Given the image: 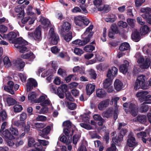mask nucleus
Returning <instances> with one entry per match:
<instances>
[{"label": "nucleus", "instance_id": "obj_32", "mask_svg": "<svg viewBox=\"0 0 151 151\" xmlns=\"http://www.w3.org/2000/svg\"><path fill=\"white\" fill-rule=\"evenodd\" d=\"M137 121L141 123H143L146 121V116L144 115H139L136 118Z\"/></svg>", "mask_w": 151, "mask_h": 151}, {"label": "nucleus", "instance_id": "obj_15", "mask_svg": "<svg viewBox=\"0 0 151 151\" xmlns=\"http://www.w3.org/2000/svg\"><path fill=\"white\" fill-rule=\"evenodd\" d=\"M71 24L68 22H64L62 25V27L61 29L60 34L63 36V33L68 32L71 29Z\"/></svg>", "mask_w": 151, "mask_h": 151}, {"label": "nucleus", "instance_id": "obj_27", "mask_svg": "<svg viewBox=\"0 0 151 151\" xmlns=\"http://www.w3.org/2000/svg\"><path fill=\"white\" fill-rule=\"evenodd\" d=\"M150 63V59L147 58L145 59V61L140 65V68L142 69H147L149 67Z\"/></svg>", "mask_w": 151, "mask_h": 151}, {"label": "nucleus", "instance_id": "obj_58", "mask_svg": "<svg viewBox=\"0 0 151 151\" xmlns=\"http://www.w3.org/2000/svg\"><path fill=\"white\" fill-rule=\"evenodd\" d=\"M118 25L120 27H122L123 28H126L127 27V24L125 22L121 21L118 23Z\"/></svg>", "mask_w": 151, "mask_h": 151}, {"label": "nucleus", "instance_id": "obj_10", "mask_svg": "<svg viewBox=\"0 0 151 151\" xmlns=\"http://www.w3.org/2000/svg\"><path fill=\"white\" fill-rule=\"evenodd\" d=\"M38 142H36V144L35 145V147H37L36 150H31L27 151H43L42 145L46 146L49 144V142L45 140L38 139Z\"/></svg>", "mask_w": 151, "mask_h": 151}, {"label": "nucleus", "instance_id": "obj_51", "mask_svg": "<svg viewBox=\"0 0 151 151\" xmlns=\"http://www.w3.org/2000/svg\"><path fill=\"white\" fill-rule=\"evenodd\" d=\"M127 21L128 24L132 28H134L135 27L134 21L133 19L128 18L127 19Z\"/></svg>", "mask_w": 151, "mask_h": 151}, {"label": "nucleus", "instance_id": "obj_7", "mask_svg": "<svg viewBox=\"0 0 151 151\" xmlns=\"http://www.w3.org/2000/svg\"><path fill=\"white\" fill-rule=\"evenodd\" d=\"M28 35L32 37L37 42L40 41L42 39L41 36V29L39 26L38 27L35 29L34 33L31 32L28 34Z\"/></svg>", "mask_w": 151, "mask_h": 151}, {"label": "nucleus", "instance_id": "obj_35", "mask_svg": "<svg viewBox=\"0 0 151 151\" xmlns=\"http://www.w3.org/2000/svg\"><path fill=\"white\" fill-rule=\"evenodd\" d=\"M9 131L11 134L12 136H17L18 134V131L16 127H11L9 129Z\"/></svg>", "mask_w": 151, "mask_h": 151}, {"label": "nucleus", "instance_id": "obj_25", "mask_svg": "<svg viewBox=\"0 0 151 151\" xmlns=\"http://www.w3.org/2000/svg\"><path fill=\"white\" fill-rule=\"evenodd\" d=\"M114 85L115 89L118 91L122 88L123 83L119 79H116L115 81Z\"/></svg>", "mask_w": 151, "mask_h": 151}, {"label": "nucleus", "instance_id": "obj_50", "mask_svg": "<svg viewBox=\"0 0 151 151\" xmlns=\"http://www.w3.org/2000/svg\"><path fill=\"white\" fill-rule=\"evenodd\" d=\"M67 104L68 108L71 110L75 109L77 106L76 104L73 103L68 102Z\"/></svg>", "mask_w": 151, "mask_h": 151}, {"label": "nucleus", "instance_id": "obj_22", "mask_svg": "<svg viewBox=\"0 0 151 151\" xmlns=\"http://www.w3.org/2000/svg\"><path fill=\"white\" fill-rule=\"evenodd\" d=\"M151 97L150 95H148L147 96H144L142 98H140L139 100L141 102H142L145 101L142 104V105H144L145 104H151V99H150Z\"/></svg>", "mask_w": 151, "mask_h": 151}, {"label": "nucleus", "instance_id": "obj_62", "mask_svg": "<svg viewBox=\"0 0 151 151\" xmlns=\"http://www.w3.org/2000/svg\"><path fill=\"white\" fill-rule=\"evenodd\" d=\"M51 50L52 53L56 54L59 52L60 49L57 46H54L51 48Z\"/></svg>", "mask_w": 151, "mask_h": 151}, {"label": "nucleus", "instance_id": "obj_8", "mask_svg": "<svg viewBox=\"0 0 151 151\" xmlns=\"http://www.w3.org/2000/svg\"><path fill=\"white\" fill-rule=\"evenodd\" d=\"M93 32H91L89 33L86 37H85L82 40L80 39H77L72 42L73 44L78 45H84L88 42L91 38L93 35Z\"/></svg>", "mask_w": 151, "mask_h": 151}, {"label": "nucleus", "instance_id": "obj_4", "mask_svg": "<svg viewBox=\"0 0 151 151\" xmlns=\"http://www.w3.org/2000/svg\"><path fill=\"white\" fill-rule=\"evenodd\" d=\"M145 76L143 75H140L137 77L134 85V89L137 90L141 88L144 89L148 88V86L145 82Z\"/></svg>", "mask_w": 151, "mask_h": 151}, {"label": "nucleus", "instance_id": "obj_46", "mask_svg": "<svg viewBox=\"0 0 151 151\" xmlns=\"http://www.w3.org/2000/svg\"><path fill=\"white\" fill-rule=\"evenodd\" d=\"M40 20L41 21V24H42L45 26H47L49 24V22L48 19L44 17H41Z\"/></svg>", "mask_w": 151, "mask_h": 151}, {"label": "nucleus", "instance_id": "obj_42", "mask_svg": "<svg viewBox=\"0 0 151 151\" xmlns=\"http://www.w3.org/2000/svg\"><path fill=\"white\" fill-rule=\"evenodd\" d=\"M148 93V92L147 91H142L138 92L136 94V96L137 97L142 98L144 96L147 95Z\"/></svg>", "mask_w": 151, "mask_h": 151}, {"label": "nucleus", "instance_id": "obj_33", "mask_svg": "<svg viewBox=\"0 0 151 151\" xmlns=\"http://www.w3.org/2000/svg\"><path fill=\"white\" fill-rule=\"evenodd\" d=\"M6 102L9 106H13L17 103V101L13 98L7 97L6 99Z\"/></svg>", "mask_w": 151, "mask_h": 151}, {"label": "nucleus", "instance_id": "obj_54", "mask_svg": "<svg viewBox=\"0 0 151 151\" xmlns=\"http://www.w3.org/2000/svg\"><path fill=\"white\" fill-rule=\"evenodd\" d=\"M65 96L66 99L68 101H74V99L70 93L69 92H67L65 93Z\"/></svg>", "mask_w": 151, "mask_h": 151}, {"label": "nucleus", "instance_id": "obj_44", "mask_svg": "<svg viewBox=\"0 0 151 151\" xmlns=\"http://www.w3.org/2000/svg\"><path fill=\"white\" fill-rule=\"evenodd\" d=\"M140 11L141 12L147 15L151 14V9L149 7L142 8Z\"/></svg>", "mask_w": 151, "mask_h": 151}, {"label": "nucleus", "instance_id": "obj_28", "mask_svg": "<svg viewBox=\"0 0 151 151\" xmlns=\"http://www.w3.org/2000/svg\"><path fill=\"white\" fill-rule=\"evenodd\" d=\"M15 64V66L19 70L23 69L25 65L24 62L21 60H16Z\"/></svg>", "mask_w": 151, "mask_h": 151}, {"label": "nucleus", "instance_id": "obj_52", "mask_svg": "<svg viewBox=\"0 0 151 151\" xmlns=\"http://www.w3.org/2000/svg\"><path fill=\"white\" fill-rule=\"evenodd\" d=\"M93 25H91L89 27H88L86 29V31L84 32L83 34L82 35V36H84L88 34L87 36H86V37L88 36V35L91 32H90V33L89 32L91 31L93 28Z\"/></svg>", "mask_w": 151, "mask_h": 151}, {"label": "nucleus", "instance_id": "obj_3", "mask_svg": "<svg viewBox=\"0 0 151 151\" xmlns=\"http://www.w3.org/2000/svg\"><path fill=\"white\" fill-rule=\"evenodd\" d=\"M13 43L15 44V47L19 49L20 52L24 53L27 50L26 45H28V42L21 37L17 38L13 40Z\"/></svg>", "mask_w": 151, "mask_h": 151}, {"label": "nucleus", "instance_id": "obj_20", "mask_svg": "<svg viewBox=\"0 0 151 151\" xmlns=\"http://www.w3.org/2000/svg\"><path fill=\"white\" fill-rule=\"evenodd\" d=\"M15 11L17 13H19L18 14V17H24L25 13L24 9V6L22 7L20 5H18L15 8Z\"/></svg>", "mask_w": 151, "mask_h": 151}, {"label": "nucleus", "instance_id": "obj_36", "mask_svg": "<svg viewBox=\"0 0 151 151\" xmlns=\"http://www.w3.org/2000/svg\"><path fill=\"white\" fill-rule=\"evenodd\" d=\"M112 81L111 79L110 78H108L106 79L103 83V88L105 89L109 88L111 85Z\"/></svg>", "mask_w": 151, "mask_h": 151}, {"label": "nucleus", "instance_id": "obj_2", "mask_svg": "<svg viewBox=\"0 0 151 151\" xmlns=\"http://www.w3.org/2000/svg\"><path fill=\"white\" fill-rule=\"evenodd\" d=\"M124 107L126 108L124 110L126 113L129 112L133 116H136L138 114L139 108L138 106L136 105L134 103L130 102L124 103L123 105Z\"/></svg>", "mask_w": 151, "mask_h": 151}, {"label": "nucleus", "instance_id": "obj_39", "mask_svg": "<svg viewBox=\"0 0 151 151\" xmlns=\"http://www.w3.org/2000/svg\"><path fill=\"white\" fill-rule=\"evenodd\" d=\"M110 10V7L108 5H104L103 7H100L98 8V10L99 11H104L106 13H107L109 12Z\"/></svg>", "mask_w": 151, "mask_h": 151}, {"label": "nucleus", "instance_id": "obj_47", "mask_svg": "<svg viewBox=\"0 0 151 151\" xmlns=\"http://www.w3.org/2000/svg\"><path fill=\"white\" fill-rule=\"evenodd\" d=\"M149 109L147 105H142L139 109V111L140 112L143 113L147 112Z\"/></svg>", "mask_w": 151, "mask_h": 151}, {"label": "nucleus", "instance_id": "obj_63", "mask_svg": "<svg viewBox=\"0 0 151 151\" xmlns=\"http://www.w3.org/2000/svg\"><path fill=\"white\" fill-rule=\"evenodd\" d=\"M47 119V117L43 115H38L36 118L37 121H44Z\"/></svg>", "mask_w": 151, "mask_h": 151}, {"label": "nucleus", "instance_id": "obj_24", "mask_svg": "<svg viewBox=\"0 0 151 151\" xmlns=\"http://www.w3.org/2000/svg\"><path fill=\"white\" fill-rule=\"evenodd\" d=\"M109 101L107 99L104 100L100 102L98 105V109L100 110H102L104 108L108 106L109 104Z\"/></svg>", "mask_w": 151, "mask_h": 151}, {"label": "nucleus", "instance_id": "obj_56", "mask_svg": "<svg viewBox=\"0 0 151 151\" xmlns=\"http://www.w3.org/2000/svg\"><path fill=\"white\" fill-rule=\"evenodd\" d=\"M74 53L76 55L80 56L83 53V52L82 50L76 47L74 49Z\"/></svg>", "mask_w": 151, "mask_h": 151}, {"label": "nucleus", "instance_id": "obj_40", "mask_svg": "<svg viewBox=\"0 0 151 151\" xmlns=\"http://www.w3.org/2000/svg\"><path fill=\"white\" fill-rule=\"evenodd\" d=\"M95 48L94 46L91 45H88L86 46L83 50L86 52H91Z\"/></svg>", "mask_w": 151, "mask_h": 151}, {"label": "nucleus", "instance_id": "obj_41", "mask_svg": "<svg viewBox=\"0 0 151 151\" xmlns=\"http://www.w3.org/2000/svg\"><path fill=\"white\" fill-rule=\"evenodd\" d=\"M81 117L83 122L86 123H89V115L87 114H85L82 115Z\"/></svg>", "mask_w": 151, "mask_h": 151}, {"label": "nucleus", "instance_id": "obj_26", "mask_svg": "<svg viewBox=\"0 0 151 151\" xmlns=\"http://www.w3.org/2000/svg\"><path fill=\"white\" fill-rule=\"evenodd\" d=\"M96 95L99 98H103L106 97V91L103 89H99L96 90Z\"/></svg>", "mask_w": 151, "mask_h": 151}, {"label": "nucleus", "instance_id": "obj_13", "mask_svg": "<svg viewBox=\"0 0 151 151\" xmlns=\"http://www.w3.org/2000/svg\"><path fill=\"white\" fill-rule=\"evenodd\" d=\"M50 130V126H47L46 127L40 131L39 135L41 137L46 139H49V137L47 136V135L49 134Z\"/></svg>", "mask_w": 151, "mask_h": 151}, {"label": "nucleus", "instance_id": "obj_5", "mask_svg": "<svg viewBox=\"0 0 151 151\" xmlns=\"http://www.w3.org/2000/svg\"><path fill=\"white\" fill-rule=\"evenodd\" d=\"M30 124L29 121H27L26 124L24 122L20 120H16L14 122V125L26 132H29V131Z\"/></svg>", "mask_w": 151, "mask_h": 151}, {"label": "nucleus", "instance_id": "obj_16", "mask_svg": "<svg viewBox=\"0 0 151 151\" xmlns=\"http://www.w3.org/2000/svg\"><path fill=\"white\" fill-rule=\"evenodd\" d=\"M131 37L132 40L135 42L139 41L141 38L140 32L136 29L132 31Z\"/></svg>", "mask_w": 151, "mask_h": 151}, {"label": "nucleus", "instance_id": "obj_64", "mask_svg": "<svg viewBox=\"0 0 151 151\" xmlns=\"http://www.w3.org/2000/svg\"><path fill=\"white\" fill-rule=\"evenodd\" d=\"M145 1V0H135V6L137 7H139Z\"/></svg>", "mask_w": 151, "mask_h": 151}, {"label": "nucleus", "instance_id": "obj_37", "mask_svg": "<svg viewBox=\"0 0 151 151\" xmlns=\"http://www.w3.org/2000/svg\"><path fill=\"white\" fill-rule=\"evenodd\" d=\"M149 29V28L147 26L144 25L140 29V32L142 33V35H145L148 33Z\"/></svg>", "mask_w": 151, "mask_h": 151}, {"label": "nucleus", "instance_id": "obj_57", "mask_svg": "<svg viewBox=\"0 0 151 151\" xmlns=\"http://www.w3.org/2000/svg\"><path fill=\"white\" fill-rule=\"evenodd\" d=\"M36 97V95L35 92H33L28 95V99L29 100L32 101Z\"/></svg>", "mask_w": 151, "mask_h": 151}, {"label": "nucleus", "instance_id": "obj_34", "mask_svg": "<svg viewBox=\"0 0 151 151\" xmlns=\"http://www.w3.org/2000/svg\"><path fill=\"white\" fill-rule=\"evenodd\" d=\"M35 141L34 139L32 137H30L29 139L28 142V145L29 147H35V149L33 150H36L37 149V147H35V145L36 144V142L35 143Z\"/></svg>", "mask_w": 151, "mask_h": 151}, {"label": "nucleus", "instance_id": "obj_55", "mask_svg": "<svg viewBox=\"0 0 151 151\" xmlns=\"http://www.w3.org/2000/svg\"><path fill=\"white\" fill-rule=\"evenodd\" d=\"M7 27L4 25H0V33H4L7 31Z\"/></svg>", "mask_w": 151, "mask_h": 151}, {"label": "nucleus", "instance_id": "obj_30", "mask_svg": "<svg viewBox=\"0 0 151 151\" xmlns=\"http://www.w3.org/2000/svg\"><path fill=\"white\" fill-rule=\"evenodd\" d=\"M17 36L16 34L14 32H12L9 33L7 35L6 38L9 41H12L15 40V39Z\"/></svg>", "mask_w": 151, "mask_h": 151}, {"label": "nucleus", "instance_id": "obj_59", "mask_svg": "<svg viewBox=\"0 0 151 151\" xmlns=\"http://www.w3.org/2000/svg\"><path fill=\"white\" fill-rule=\"evenodd\" d=\"M89 75L91 78L93 79H95L96 78L97 75L95 71L93 69L90 71Z\"/></svg>", "mask_w": 151, "mask_h": 151}, {"label": "nucleus", "instance_id": "obj_14", "mask_svg": "<svg viewBox=\"0 0 151 151\" xmlns=\"http://www.w3.org/2000/svg\"><path fill=\"white\" fill-rule=\"evenodd\" d=\"M127 144L129 147H133L138 144L137 142H136L135 139L131 135H129L128 136Z\"/></svg>", "mask_w": 151, "mask_h": 151}, {"label": "nucleus", "instance_id": "obj_11", "mask_svg": "<svg viewBox=\"0 0 151 151\" xmlns=\"http://www.w3.org/2000/svg\"><path fill=\"white\" fill-rule=\"evenodd\" d=\"M37 86V82L35 79L32 78H29L26 85L27 91H30L33 88L36 87Z\"/></svg>", "mask_w": 151, "mask_h": 151}, {"label": "nucleus", "instance_id": "obj_48", "mask_svg": "<svg viewBox=\"0 0 151 151\" xmlns=\"http://www.w3.org/2000/svg\"><path fill=\"white\" fill-rule=\"evenodd\" d=\"M3 61L4 65L8 66H9L11 65V62L8 57H5L3 59Z\"/></svg>", "mask_w": 151, "mask_h": 151}, {"label": "nucleus", "instance_id": "obj_49", "mask_svg": "<svg viewBox=\"0 0 151 151\" xmlns=\"http://www.w3.org/2000/svg\"><path fill=\"white\" fill-rule=\"evenodd\" d=\"M109 30L115 34H117L119 32L118 27L116 25H112Z\"/></svg>", "mask_w": 151, "mask_h": 151}, {"label": "nucleus", "instance_id": "obj_1", "mask_svg": "<svg viewBox=\"0 0 151 151\" xmlns=\"http://www.w3.org/2000/svg\"><path fill=\"white\" fill-rule=\"evenodd\" d=\"M119 125L118 129L121 130L120 131L119 134L118 136L113 137L112 138V140L113 143L111 144V146L107 149L106 151H115L116 147L115 145L118 143L123 140V137L127 132V130L124 128H122V127L125 126L126 124L124 122H119L118 123Z\"/></svg>", "mask_w": 151, "mask_h": 151}, {"label": "nucleus", "instance_id": "obj_23", "mask_svg": "<svg viewBox=\"0 0 151 151\" xmlns=\"http://www.w3.org/2000/svg\"><path fill=\"white\" fill-rule=\"evenodd\" d=\"M125 64L121 65L119 67L120 71L123 74H125L128 70V67L129 66V63L127 60L124 61Z\"/></svg>", "mask_w": 151, "mask_h": 151}, {"label": "nucleus", "instance_id": "obj_53", "mask_svg": "<svg viewBox=\"0 0 151 151\" xmlns=\"http://www.w3.org/2000/svg\"><path fill=\"white\" fill-rule=\"evenodd\" d=\"M81 126L87 130H89L92 129V127L89 124H87L84 123H81L80 124Z\"/></svg>", "mask_w": 151, "mask_h": 151}, {"label": "nucleus", "instance_id": "obj_18", "mask_svg": "<svg viewBox=\"0 0 151 151\" xmlns=\"http://www.w3.org/2000/svg\"><path fill=\"white\" fill-rule=\"evenodd\" d=\"M2 136L5 140L8 139H15L14 137H13L11 134L10 131L7 129H6L4 131L2 132Z\"/></svg>", "mask_w": 151, "mask_h": 151}, {"label": "nucleus", "instance_id": "obj_29", "mask_svg": "<svg viewBox=\"0 0 151 151\" xmlns=\"http://www.w3.org/2000/svg\"><path fill=\"white\" fill-rule=\"evenodd\" d=\"M130 49V45L128 43L124 42L121 44L119 47V49L121 51H124Z\"/></svg>", "mask_w": 151, "mask_h": 151}, {"label": "nucleus", "instance_id": "obj_31", "mask_svg": "<svg viewBox=\"0 0 151 151\" xmlns=\"http://www.w3.org/2000/svg\"><path fill=\"white\" fill-rule=\"evenodd\" d=\"M108 17L105 19V21L107 22H113L116 18L115 15L113 14L108 15Z\"/></svg>", "mask_w": 151, "mask_h": 151}, {"label": "nucleus", "instance_id": "obj_21", "mask_svg": "<svg viewBox=\"0 0 151 151\" xmlns=\"http://www.w3.org/2000/svg\"><path fill=\"white\" fill-rule=\"evenodd\" d=\"M21 57L24 59H27L29 61H32L35 58V56L32 52H30L22 55Z\"/></svg>", "mask_w": 151, "mask_h": 151}, {"label": "nucleus", "instance_id": "obj_38", "mask_svg": "<svg viewBox=\"0 0 151 151\" xmlns=\"http://www.w3.org/2000/svg\"><path fill=\"white\" fill-rule=\"evenodd\" d=\"M72 32L69 31L64 35V39L67 42H69L72 38Z\"/></svg>", "mask_w": 151, "mask_h": 151}, {"label": "nucleus", "instance_id": "obj_60", "mask_svg": "<svg viewBox=\"0 0 151 151\" xmlns=\"http://www.w3.org/2000/svg\"><path fill=\"white\" fill-rule=\"evenodd\" d=\"M103 0H93V3L96 7H99L102 4Z\"/></svg>", "mask_w": 151, "mask_h": 151}, {"label": "nucleus", "instance_id": "obj_12", "mask_svg": "<svg viewBox=\"0 0 151 151\" xmlns=\"http://www.w3.org/2000/svg\"><path fill=\"white\" fill-rule=\"evenodd\" d=\"M53 29L51 28L49 32L50 33L51 42L53 45H57L60 40L58 35L56 34L53 31Z\"/></svg>", "mask_w": 151, "mask_h": 151}, {"label": "nucleus", "instance_id": "obj_45", "mask_svg": "<svg viewBox=\"0 0 151 151\" xmlns=\"http://www.w3.org/2000/svg\"><path fill=\"white\" fill-rule=\"evenodd\" d=\"M81 137V136L79 134H75L74 135L73 137V143L75 145H76L79 139Z\"/></svg>", "mask_w": 151, "mask_h": 151}, {"label": "nucleus", "instance_id": "obj_6", "mask_svg": "<svg viewBox=\"0 0 151 151\" xmlns=\"http://www.w3.org/2000/svg\"><path fill=\"white\" fill-rule=\"evenodd\" d=\"M89 22L88 19L86 17L79 16L75 17V24L81 28H83L87 26Z\"/></svg>", "mask_w": 151, "mask_h": 151}, {"label": "nucleus", "instance_id": "obj_19", "mask_svg": "<svg viewBox=\"0 0 151 151\" xmlns=\"http://www.w3.org/2000/svg\"><path fill=\"white\" fill-rule=\"evenodd\" d=\"M114 111V109L112 108H110L108 109L106 111H104L102 114V115L103 117L107 118H110L113 115Z\"/></svg>", "mask_w": 151, "mask_h": 151}, {"label": "nucleus", "instance_id": "obj_17", "mask_svg": "<svg viewBox=\"0 0 151 151\" xmlns=\"http://www.w3.org/2000/svg\"><path fill=\"white\" fill-rule=\"evenodd\" d=\"M95 85L91 83H88L86 87V94L90 95L94 91Z\"/></svg>", "mask_w": 151, "mask_h": 151}, {"label": "nucleus", "instance_id": "obj_43", "mask_svg": "<svg viewBox=\"0 0 151 151\" xmlns=\"http://www.w3.org/2000/svg\"><path fill=\"white\" fill-rule=\"evenodd\" d=\"M14 111L15 113H18L21 111L23 108L21 105L16 104L14 106Z\"/></svg>", "mask_w": 151, "mask_h": 151}, {"label": "nucleus", "instance_id": "obj_61", "mask_svg": "<svg viewBox=\"0 0 151 151\" xmlns=\"http://www.w3.org/2000/svg\"><path fill=\"white\" fill-rule=\"evenodd\" d=\"M0 116L2 120H5L7 118V114L6 112L5 111H1L0 114Z\"/></svg>", "mask_w": 151, "mask_h": 151}, {"label": "nucleus", "instance_id": "obj_9", "mask_svg": "<svg viewBox=\"0 0 151 151\" xmlns=\"http://www.w3.org/2000/svg\"><path fill=\"white\" fill-rule=\"evenodd\" d=\"M68 90V85L64 84L62 85L60 87H59L57 89V94L60 98L63 99L64 97V94L68 92L67 91Z\"/></svg>", "mask_w": 151, "mask_h": 151}]
</instances>
